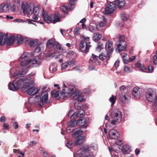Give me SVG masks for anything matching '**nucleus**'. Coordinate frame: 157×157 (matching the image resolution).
Returning <instances> with one entry per match:
<instances>
[{
  "instance_id": "0eeeda50",
  "label": "nucleus",
  "mask_w": 157,
  "mask_h": 157,
  "mask_svg": "<svg viewBox=\"0 0 157 157\" xmlns=\"http://www.w3.org/2000/svg\"><path fill=\"white\" fill-rule=\"evenodd\" d=\"M89 152L88 148L83 147L77 151L74 154V157H93L91 155H87Z\"/></svg>"
},
{
  "instance_id": "0e129e2a",
  "label": "nucleus",
  "mask_w": 157,
  "mask_h": 157,
  "mask_svg": "<svg viewBox=\"0 0 157 157\" xmlns=\"http://www.w3.org/2000/svg\"><path fill=\"white\" fill-rule=\"evenodd\" d=\"M76 0H70V4L71 5L73 8H74V2Z\"/></svg>"
},
{
  "instance_id": "7ed1b4c3",
  "label": "nucleus",
  "mask_w": 157,
  "mask_h": 157,
  "mask_svg": "<svg viewBox=\"0 0 157 157\" xmlns=\"http://www.w3.org/2000/svg\"><path fill=\"white\" fill-rule=\"evenodd\" d=\"M31 57L30 54L28 52H24L19 58L18 61L20 63V65L23 67L22 70L18 72H15L12 76V77L15 78L17 76L21 77L25 75L27 73V68L29 67V63L30 61L29 58Z\"/></svg>"
},
{
  "instance_id": "8fccbe9b",
  "label": "nucleus",
  "mask_w": 157,
  "mask_h": 157,
  "mask_svg": "<svg viewBox=\"0 0 157 157\" xmlns=\"http://www.w3.org/2000/svg\"><path fill=\"white\" fill-rule=\"evenodd\" d=\"M124 71L126 73H129L131 72L129 67L127 66H126L124 67Z\"/></svg>"
},
{
  "instance_id": "58836bf2",
  "label": "nucleus",
  "mask_w": 157,
  "mask_h": 157,
  "mask_svg": "<svg viewBox=\"0 0 157 157\" xmlns=\"http://www.w3.org/2000/svg\"><path fill=\"white\" fill-rule=\"evenodd\" d=\"M82 132V130L80 128H78L73 133L72 136L73 137L75 138L76 135H78Z\"/></svg>"
},
{
  "instance_id": "9d476101",
  "label": "nucleus",
  "mask_w": 157,
  "mask_h": 157,
  "mask_svg": "<svg viewBox=\"0 0 157 157\" xmlns=\"http://www.w3.org/2000/svg\"><path fill=\"white\" fill-rule=\"evenodd\" d=\"M41 60L40 58H36L30 59L29 67H37L40 65Z\"/></svg>"
},
{
  "instance_id": "412c9836",
  "label": "nucleus",
  "mask_w": 157,
  "mask_h": 157,
  "mask_svg": "<svg viewBox=\"0 0 157 157\" xmlns=\"http://www.w3.org/2000/svg\"><path fill=\"white\" fill-rule=\"evenodd\" d=\"M114 4L118 6V7L121 9L123 7L125 4V0H115Z\"/></svg>"
},
{
  "instance_id": "09e8293b",
  "label": "nucleus",
  "mask_w": 157,
  "mask_h": 157,
  "mask_svg": "<svg viewBox=\"0 0 157 157\" xmlns=\"http://www.w3.org/2000/svg\"><path fill=\"white\" fill-rule=\"evenodd\" d=\"M68 66V64L66 61L64 63H62L61 68L63 70L67 68Z\"/></svg>"
},
{
  "instance_id": "052dcab7",
  "label": "nucleus",
  "mask_w": 157,
  "mask_h": 157,
  "mask_svg": "<svg viewBox=\"0 0 157 157\" xmlns=\"http://www.w3.org/2000/svg\"><path fill=\"white\" fill-rule=\"evenodd\" d=\"M126 89V87L124 85L120 87V90L121 91H124Z\"/></svg>"
},
{
  "instance_id": "79ce46f5",
  "label": "nucleus",
  "mask_w": 157,
  "mask_h": 157,
  "mask_svg": "<svg viewBox=\"0 0 157 157\" xmlns=\"http://www.w3.org/2000/svg\"><path fill=\"white\" fill-rule=\"evenodd\" d=\"M51 94L52 96L56 98L59 96V92L58 91L53 90L51 92Z\"/></svg>"
},
{
  "instance_id": "c03bdc74",
  "label": "nucleus",
  "mask_w": 157,
  "mask_h": 157,
  "mask_svg": "<svg viewBox=\"0 0 157 157\" xmlns=\"http://www.w3.org/2000/svg\"><path fill=\"white\" fill-rule=\"evenodd\" d=\"M77 124V122L75 123V121H70L69 125V127H71L73 128L75 127L76 125Z\"/></svg>"
},
{
  "instance_id": "13d9d810",
  "label": "nucleus",
  "mask_w": 157,
  "mask_h": 157,
  "mask_svg": "<svg viewBox=\"0 0 157 157\" xmlns=\"http://www.w3.org/2000/svg\"><path fill=\"white\" fill-rule=\"evenodd\" d=\"M34 75V74H33V73H31L29 75L28 77V78H22L23 79H24L25 78H29L30 79H34V78H31V77H33V76Z\"/></svg>"
},
{
  "instance_id": "a211bd4d",
  "label": "nucleus",
  "mask_w": 157,
  "mask_h": 157,
  "mask_svg": "<svg viewBox=\"0 0 157 157\" xmlns=\"http://www.w3.org/2000/svg\"><path fill=\"white\" fill-rule=\"evenodd\" d=\"M48 94H44L40 98V102L38 103V105L40 107H41L42 105L48 102Z\"/></svg>"
},
{
  "instance_id": "f257e3e1",
  "label": "nucleus",
  "mask_w": 157,
  "mask_h": 157,
  "mask_svg": "<svg viewBox=\"0 0 157 157\" xmlns=\"http://www.w3.org/2000/svg\"><path fill=\"white\" fill-rule=\"evenodd\" d=\"M34 83L33 79H30L29 78L16 79L13 83L9 84V88L10 90L16 91L22 86V89L25 90L28 94L33 95L38 93L39 91L37 88L32 87Z\"/></svg>"
},
{
  "instance_id": "39448f33",
  "label": "nucleus",
  "mask_w": 157,
  "mask_h": 157,
  "mask_svg": "<svg viewBox=\"0 0 157 157\" xmlns=\"http://www.w3.org/2000/svg\"><path fill=\"white\" fill-rule=\"evenodd\" d=\"M82 39L79 44V50L82 52L87 53L88 52L89 49L91 46L89 41V37H85L83 35L82 37Z\"/></svg>"
},
{
  "instance_id": "f8f14e48",
  "label": "nucleus",
  "mask_w": 157,
  "mask_h": 157,
  "mask_svg": "<svg viewBox=\"0 0 157 157\" xmlns=\"http://www.w3.org/2000/svg\"><path fill=\"white\" fill-rule=\"evenodd\" d=\"M154 92L151 88H149L146 92V97L147 100L152 102L154 100V97L153 96Z\"/></svg>"
},
{
  "instance_id": "49530a36",
  "label": "nucleus",
  "mask_w": 157,
  "mask_h": 157,
  "mask_svg": "<svg viewBox=\"0 0 157 157\" xmlns=\"http://www.w3.org/2000/svg\"><path fill=\"white\" fill-rule=\"evenodd\" d=\"M103 48V44L101 42H99L98 44V46L97 49L98 51H100Z\"/></svg>"
},
{
  "instance_id": "603ef678",
  "label": "nucleus",
  "mask_w": 157,
  "mask_h": 157,
  "mask_svg": "<svg viewBox=\"0 0 157 157\" xmlns=\"http://www.w3.org/2000/svg\"><path fill=\"white\" fill-rule=\"evenodd\" d=\"M153 63L155 65L157 64V55H155L153 57Z\"/></svg>"
},
{
  "instance_id": "e2e57ef3",
  "label": "nucleus",
  "mask_w": 157,
  "mask_h": 157,
  "mask_svg": "<svg viewBox=\"0 0 157 157\" xmlns=\"http://www.w3.org/2000/svg\"><path fill=\"white\" fill-rule=\"evenodd\" d=\"M37 144V142L36 141H31L30 142L29 145L30 147H32L34 144Z\"/></svg>"
},
{
  "instance_id": "4468645a",
  "label": "nucleus",
  "mask_w": 157,
  "mask_h": 157,
  "mask_svg": "<svg viewBox=\"0 0 157 157\" xmlns=\"http://www.w3.org/2000/svg\"><path fill=\"white\" fill-rule=\"evenodd\" d=\"M77 124H79L81 126L86 128L88 125V121L87 120V119H84L81 118L79 119L77 122Z\"/></svg>"
},
{
  "instance_id": "5701e85b",
  "label": "nucleus",
  "mask_w": 157,
  "mask_h": 157,
  "mask_svg": "<svg viewBox=\"0 0 157 157\" xmlns=\"http://www.w3.org/2000/svg\"><path fill=\"white\" fill-rule=\"evenodd\" d=\"M130 97L128 95V94L125 93L122 94L120 96L119 99L122 101H128Z\"/></svg>"
},
{
  "instance_id": "bb28decb",
  "label": "nucleus",
  "mask_w": 157,
  "mask_h": 157,
  "mask_svg": "<svg viewBox=\"0 0 157 157\" xmlns=\"http://www.w3.org/2000/svg\"><path fill=\"white\" fill-rule=\"evenodd\" d=\"M44 45L41 43L36 48L35 50H34L33 54L35 55V53H38V55L40 54V52L44 48Z\"/></svg>"
},
{
  "instance_id": "a19ab883",
  "label": "nucleus",
  "mask_w": 157,
  "mask_h": 157,
  "mask_svg": "<svg viewBox=\"0 0 157 157\" xmlns=\"http://www.w3.org/2000/svg\"><path fill=\"white\" fill-rule=\"evenodd\" d=\"M66 146L69 149L71 148L74 145V144L71 141H68L66 144Z\"/></svg>"
},
{
  "instance_id": "6e6552de",
  "label": "nucleus",
  "mask_w": 157,
  "mask_h": 157,
  "mask_svg": "<svg viewBox=\"0 0 157 157\" xmlns=\"http://www.w3.org/2000/svg\"><path fill=\"white\" fill-rule=\"evenodd\" d=\"M117 50H118L119 52L123 51L125 49L126 46L125 41L124 40V37L123 36H120L119 40L116 44Z\"/></svg>"
},
{
  "instance_id": "473e14b6",
  "label": "nucleus",
  "mask_w": 157,
  "mask_h": 157,
  "mask_svg": "<svg viewBox=\"0 0 157 157\" xmlns=\"http://www.w3.org/2000/svg\"><path fill=\"white\" fill-rule=\"evenodd\" d=\"M101 37V35L99 33H94L93 35V39L95 41H98L100 40Z\"/></svg>"
},
{
  "instance_id": "c756f323",
  "label": "nucleus",
  "mask_w": 157,
  "mask_h": 157,
  "mask_svg": "<svg viewBox=\"0 0 157 157\" xmlns=\"http://www.w3.org/2000/svg\"><path fill=\"white\" fill-rule=\"evenodd\" d=\"M122 151L124 154H128L131 151V149L128 145H125L123 146Z\"/></svg>"
},
{
  "instance_id": "9b49d317",
  "label": "nucleus",
  "mask_w": 157,
  "mask_h": 157,
  "mask_svg": "<svg viewBox=\"0 0 157 157\" xmlns=\"http://www.w3.org/2000/svg\"><path fill=\"white\" fill-rule=\"evenodd\" d=\"M116 5L113 2L108 4L105 9V11L107 13H111L114 12L116 9Z\"/></svg>"
},
{
  "instance_id": "338daca9",
  "label": "nucleus",
  "mask_w": 157,
  "mask_h": 157,
  "mask_svg": "<svg viewBox=\"0 0 157 157\" xmlns=\"http://www.w3.org/2000/svg\"><path fill=\"white\" fill-rule=\"evenodd\" d=\"M11 10L13 12H14L15 11L16 6L15 5L13 4L11 6Z\"/></svg>"
},
{
  "instance_id": "20e7f679",
  "label": "nucleus",
  "mask_w": 157,
  "mask_h": 157,
  "mask_svg": "<svg viewBox=\"0 0 157 157\" xmlns=\"http://www.w3.org/2000/svg\"><path fill=\"white\" fill-rule=\"evenodd\" d=\"M71 97L74 99L75 107L78 110L75 112L78 114V118L80 117L81 115L84 114V111L81 109V106L78 104L84 100L83 97L81 95L80 92L76 91L71 94Z\"/></svg>"
},
{
  "instance_id": "4be33fe9",
  "label": "nucleus",
  "mask_w": 157,
  "mask_h": 157,
  "mask_svg": "<svg viewBox=\"0 0 157 157\" xmlns=\"http://www.w3.org/2000/svg\"><path fill=\"white\" fill-rule=\"evenodd\" d=\"M25 42L26 43L28 44L31 47H34L37 43L36 40L29 38L26 39Z\"/></svg>"
},
{
  "instance_id": "ddd939ff",
  "label": "nucleus",
  "mask_w": 157,
  "mask_h": 157,
  "mask_svg": "<svg viewBox=\"0 0 157 157\" xmlns=\"http://www.w3.org/2000/svg\"><path fill=\"white\" fill-rule=\"evenodd\" d=\"M42 17L44 20L48 23H51L52 21V15H49L47 12H43Z\"/></svg>"
},
{
  "instance_id": "6e6d98bb",
  "label": "nucleus",
  "mask_w": 157,
  "mask_h": 157,
  "mask_svg": "<svg viewBox=\"0 0 157 157\" xmlns=\"http://www.w3.org/2000/svg\"><path fill=\"white\" fill-rule=\"evenodd\" d=\"M41 155L44 157H47L48 154L47 152L44 151H42L41 152Z\"/></svg>"
},
{
  "instance_id": "e433bc0d",
  "label": "nucleus",
  "mask_w": 157,
  "mask_h": 157,
  "mask_svg": "<svg viewBox=\"0 0 157 157\" xmlns=\"http://www.w3.org/2000/svg\"><path fill=\"white\" fill-rule=\"evenodd\" d=\"M121 16L122 19L123 21L127 20L129 18V16L122 12L121 13Z\"/></svg>"
},
{
  "instance_id": "cd10ccee",
  "label": "nucleus",
  "mask_w": 157,
  "mask_h": 157,
  "mask_svg": "<svg viewBox=\"0 0 157 157\" xmlns=\"http://www.w3.org/2000/svg\"><path fill=\"white\" fill-rule=\"evenodd\" d=\"M9 5L8 4H2L0 5V12H6L9 10Z\"/></svg>"
},
{
  "instance_id": "2eb2a0df",
  "label": "nucleus",
  "mask_w": 157,
  "mask_h": 157,
  "mask_svg": "<svg viewBox=\"0 0 157 157\" xmlns=\"http://www.w3.org/2000/svg\"><path fill=\"white\" fill-rule=\"evenodd\" d=\"M99 56L92 54L91 57L89 60V63H95L98 65H99Z\"/></svg>"
},
{
  "instance_id": "423d86ee",
  "label": "nucleus",
  "mask_w": 157,
  "mask_h": 157,
  "mask_svg": "<svg viewBox=\"0 0 157 157\" xmlns=\"http://www.w3.org/2000/svg\"><path fill=\"white\" fill-rule=\"evenodd\" d=\"M112 120L111 123L112 124H115L116 123H120L121 121L122 116L121 112L118 110H114L111 114Z\"/></svg>"
},
{
  "instance_id": "aec40b11",
  "label": "nucleus",
  "mask_w": 157,
  "mask_h": 157,
  "mask_svg": "<svg viewBox=\"0 0 157 157\" xmlns=\"http://www.w3.org/2000/svg\"><path fill=\"white\" fill-rule=\"evenodd\" d=\"M8 34H0V45H3L4 44H6V40L8 38Z\"/></svg>"
},
{
  "instance_id": "ea45409f",
  "label": "nucleus",
  "mask_w": 157,
  "mask_h": 157,
  "mask_svg": "<svg viewBox=\"0 0 157 157\" xmlns=\"http://www.w3.org/2000/svg\"><path fill=\"white\" fill-rule=\"evenodd\" d=\"M109 101L111 103V106H113L116 101V98L114 97V96L113 95H112L109 98Z\"/></svg>"
},
{
  "instance_id": "c9c22d12",
  "label": "nucleus",
  "mask_w": 157,
  "mask_h": 157,
  "mask_svg": "<svg viewBox=\"0 0 157 157\" xmlns=\"http://www.w3.org/2000/svg\"><path fill=\"white\" fill-rule=\"evenodd\" d=\"M16 38L17 40V45L22 43L23 39L22 36L20 35H18L17 36Z\"/></svg>"
},
{
  "instance_id": "864d4df0",
  "label": "nucleus",
  "mask_w": 157,
  "mask_h": 157,
  "mask_svg": "<svg viewBox=\"0 0 157 157\" xmlns=\"http://www.w3.org/2000/svg\"><path fill=\"white\" fill-rule=\"evenodd\" d=\"M119 63H120L119 60L118 59H117L116 61V62H115L114 64V67H115L117 68L119 65Z\"/></svg>"
},
{
  "instance_id": "a878e982",
  "label": "nucleus",
  "mask_w": 157,
  "mask_h": 157,
  "mask_svg": "<svg viewBox=\"0 0 157 157\" xmlns=\"http://www.w3.org/2000/svg\"><path fill=\"white\" fill-rule=\"evenodd\" d=\"M15 39V37L13 35L10 36L8 39L7 38L6 41L7 46H10L13 44L14 42Z\"/></svg>"
},
{
  "instance_id": "774afa93",
  "label": "nucleus",
  "mask_w": 157,
  "mask_h": 157,
  "mask_svg": "<svg viewBox=\"0 0 157 157\" xmlns=\"http://www.w3.org/2000/svg\"><path fill=\"white\" fill-rule=\"evenodd\" d=\"M3 126L7 129H9V125L7 123H5L3 124Z\"/></svg>"
},
{
  "instance_id": "37998d69",
  "label": "nucleus",
  "mask_w": 157,
  "mask_h": 157,
  "mask_svg": "<svg viewBox=\"0 0 157 157\" xmlns=\"http://www.w3.org/2000/svg\"><path fill=\"white\" fill-rule=\"evenodd\" d=\"M88 29L90 31L93 33L95 32L97 28H95L94 26L91 25H90L88 27Z\"/></svg>"
},
{
  "instance_id": "dca6fc26",
  "label": "nucleus",
  "mask_w": 157,
  "mask_h": 157,
  "mask_svg": "<svg viewBox=\"0 0 157 157\" xmlns=\"http://www.w3.org/2000/svg\"><path fill=\"white\" fill-rule=\"evenodd\" d=\"M74 88L72 87L68 88L67 87H65L64 89H63L62 90V93L64 94V96H66V97H68L69 96L70 94L73 91Z\"/></svg>"
},
{
  "instance_id": "f03ea898",
  "label": "nucleus",
  "mask_w": 157,
  "mask_h": 157,
  "mask_svg": "<svg viewBox=\"0 0 157 157\" xmlns=\"http://www.w3.org/2000/svg\"><path fill=\"white\" fill-rule=\"evenodd\" d=\"M21 9L24 13H26L28 15H34L32 17L34 20L31 19H27V21L31 23L33 22H36V20L38 19V16L39 12V7L37 6L34 7L32 3L28 4L26 2H23L22 3Z\"/></svg>"
},
{
  "instance_id": "69168bd1",
  "label": "nucleus",
  "mask_w": 157,
  "mask_h": 157,
  "mask_svg": "<svg viewBox=\"0 0 157 157\" xmlns=\"http://www.w3.org/2000/svg\"><path fill=\"white\" fill-rule=\"evenodd\" d=\"M140 71L144 72L146 71V67L144 66H142L140 68Z\"/></svg>"
},
{
  "instance_id": "72a5a7b5",
  "label": "nucleus",
  "mask_w": 157,
  "mask_h": 157,
  "mask_svg": "<svg viewBox=\"0 0 157 157\" xmlns=\"http://www.w3.org/2000/svg\"><path fill=\"white\" fill-rule=\"evenodd\" d=\"M60 21V19L57 14H55L52 15V23L55 24L56 22L59 21Z\"/></svg>"
},
{
  "instance_id": "de8ad7c7",
  "label": "nucleus",
  "mask_w": 157,
  "mask_h": 157,
  "mask_svg": "<svg viewBox=\"0 0 157 157\" xmlns=\"http://www.w3.org/2000/svg\"><path fill=\"white\" fill-rule=\"evenodd\" d=\"M67 61L68 64V66H70L71 67L73 66L75 63V61L74 59H72L71 61L68 60Z\"/></svg>"
},
{
  "instance_id": "b1692460",
  "label": "nucleus",
  "mask_w": 157,
  "mask_h": 157,
  "mask_svg": "<svg viewBox=\"0 0 157 157\" xmlns=\"http://www.w3.org/2000/svg\"><path fill=\"white\" fill-rule=\"evenodd\" d=\"M74 8H73L72 6L70 4L68 6V7H67L66 6H62L60 7V10L61 11L64 13L67 14V11L68 10H72Z\"/></svg>"
},
{
  "instance_id": "c85d7f7f",
  "label": "nucleus",
  "mask_w": 157,
  "mask_h": 157,
  "mask_svg": "<svg viewBox=\"0 0 157 157\" xmlns=\"http://www.w3.org/2000/svg\"><path fill=\"white\" fill-rule=\"evenodd\" d=\"M78 114H77L76 113H74L73 110H70L68 114V117L71 119H74L78 118Z\"/></svg>"
},
{
  "instance_id": "1a4fd4ad",
  "label": "nucleus",
  "mask_w": 157,
  "mask_h": 157,
  "mask_svg": "<svg viewBox=\"0 0 157 157\" xmlns=\"http://www.w3.org/2000/svg\"><path fill=\"white\" fill-rule=\"evenodd\" d=\"M105 49L108 53V57H110L113 51V43L111 41L107 42L105 45Z\"/></svg>"
},
{
  "instance_id": "6ab92c4d",
  "label": "nucleus",
  "mask_w": 157,
  "mask_h": 157,
  "mask_svg": "<svg viewBox=\"0 0 157 157\" xmlns=\"http://www.w3.org/2000/svg\"><path fill=\"white\" fill-rule=\"evenodd\" d=\"M119 135L117 132L114 129L110 130L109 132V137L113 139L117 138Z\"/></svg>"
},
{
  "instance_id": "680f3d73",
  "label": "nucleus",
  "mask_w": 157,
  "mask_h": 157,
  "mask_svg": "<svg viewBox=\"0 0 157 157\" xmlns=\"http://www.w3.org/2000/svg\"><path fill=\"white\" fill-rule=\"evenodd\" d=\"M148 70L150 72H152L153 71V68L152 65H150L148 66Z\"/></svg>"
},
{
  "instance_id": "4d7b16f0",
  "label": "nucleus",
  "mask_w": 157,
  "mask_h": 157,
  "mask_svg": "<svg viewBox=\"0 0 157 157\" xmlns=\"http://www.w3.org/2000/svg\"><path fill=\"white\" fill-rule=\"evenodd\" d=\"M136 56H132L129 58L128 61L130 62H132L136 59Z\"/></svg>"
},
{
  "instance_id": "f704fd0d",
  "label": "nucleus",
  "mask_w": 157,
  "mask_h": 157,
  "mask_svg": "<svg viewBox=\"0 0 157 157\" xmlns=\"http://www.w3.org/2000/svg\"><path fill=\"white\" fill-rule=\"evenodd\" d=\"M99 59L102 60H104L105 59L109 60L110 57H108V53H107V55H106L104 53H101L99 56Z\"/></svg>"
},
{
  "instance_id": "2f4dec72",
  "label": "nucleus",
  "mask_w": 157,
  "mask_h": 157,
  "mask_svg": "<svg viewBox=\"0 0 157 157\" xmlns=\"http://www.w3.org/2000/svg\"><path fill=\"white\" fill-rule=\"evenodd\" d=\"M103 18V21H100V22L98 24L96 25V28L98 30H100L99 29V28L100 27H103L106 24V19L104 17H102Z\"/></svg>"
},
{
  "instance_id": "393cba45",
  "label": "nucleus",
  "mask_w": 157,
  "mask_h": 157,
  "mask_svg": "<svg viewBox=\"0 0 157 157\" xmlns=\"http://www.w3.org/2000/svg\"><path fill=\"white\" fill-rule=\"evenodd\" d=\"M85 137L82 136H79L76 139L75 142L76 145H79L81 144L85 140Z\"/></svg>"
},
{
  "instance_id": "4c0bfd02",
  "label": "nucleus",
  "mask_w": 157,
  "mask_h": 157,
  "mask_svg": "<svg viewBox=\"0 0 157 157\" xmlns=\"http://www.w3.org/2000/svg\"><path fill=\"white\" fill-rule=\"evenodd\" d=\"M85 147L88 148L89 149L90 148L94 150H96L98 148L97 144L95 143L91 144L89 147Z\"/></svg>"
},
{
  "instance_id": "7c9ffc66",
  "label": "nucleus",
  "mask_w": 157,
  "mask_h": 157,
  "mask_svg": "<svg viewBox=\"0 0 157 157\" xmlns=\"http://www.w3.org/2000/svg\"><path fill=\"white\" fill-rule=\"evenodd\" d=\"M56 42L55 39H52L49 40L47 43V46L49 48H52L55 44Z\"/></svg>"
},
{
  "instance_id": "f3484780",
  "label": "nucleus",
  "mask_w": 157,
  "mask_h": 157,
  "mask_svg": "<svg viewBox=\"0 0 157 157\" xmlns=\"http://www.w3.org/2000/svg\"><path fill=\"white\" fill-rule=\"evenodd\" d=\"M132 94L134 97L136 98H139L140 97V90L137 87H134L132 91Z\"/></svg>"
},
{
  "instance_id": "3c124183",
  "label": "nucleus",
  "mask_w": 157,
  "mask_h": 157,
  "mask_svg": "<svg viewBox=\"0 0 157 157\" xmlns=\"http://www.w3.org/2000/svg\"><path fill=\"white\" fill-rule=\"evenodd\" d=\"M13 127L14 129H17L18 128V124L17 122H14L13 125Z\"/></svg>"
},
{
  "instance_id": "bf43d9fd",
  "label": "nucleus",
  "mask_w": 157,
  "mask_h": 157,
  "mask_svg": "<svg viewBox=\"0 0 157 157\" xmlns=\"http://www.w3.org/2000/svg\"><path fill=\"white\" fill-rule=\"evenodd\" d=\"M57 48L59 50H60L61 49V47L60 45L58 43H56L55 44Z\"/></svg>"
},
{
  "instance_id": "5fc2aeb1",
  "label": "nucleus",
  "mask_w": 157,
  "mask_h": 157,
  "mask_svg": "<svg viewBox=\"0 0 157 157\" xmlns=\"http://www.w3.org/2000/svg\"><path fill=\"white\" fill-rule=\"evenodd\" d=\"M6 121V119L4 116H2L0 118V121L2 122H4Z\"/></svg>"
},
{
  "instance_id": "a18cd8bd",
  "label": "nucleus",
  "mask_w": 157,
  "mask_h": 157,
  "mask_svg": "<svg viewBox=\"0 0 157 157\" xmlns=\"http://www.w3.org/2000/svg\"><path fill=\"white\" fill-rule=\"evenodd\" d=\"M80 30L79 28H76L74 29V33L75 35L77 36L80 33Z\"/></svg>"
}]
</instances>
